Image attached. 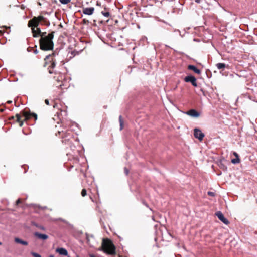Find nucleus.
<instances>
[{"label": "nucleus", "instance_id": "nucleus-1", "mask_svg": "<svg viewBox=\"0 0 257 257\" xmlns=\"http://www.w3.org/2000/svg\"><path fill=\"white\" fill-rule=\"evenodd\" d=\"M46 32L41 35V38L40 39V48L45 51L52 50L54 44L52 39L54 37V32L49 33L47 36H45Z\"/></svg>", "mask_w": 257, "mask_h": 257}, {"label": "nucleus", "instance_id": "nucleus-2", "mask_svg": "<svg viewBox=\"0 0 257 257\" xmlns=\"http://www.w3.org/2000/svg\"><path fill=\"white\" fill-rule=\"evenodd\" d=\"M98 250L109 255H114L116 253L115 245L112 241L108 238L103 239L101 247Z\"/></svg>", "mask_w": 257, "mask_h": 257}, {"label": "nucleus", "instance_id": "nucleus-3", "mask_svg": "<svg viewBox=\"0 0 257 257\" xmlns=\"http://www.w3.org/2000/svg\"><path fill=\"white\" fill-rule=\"evenodd\" d=\"M42 21L45 22V18L42 16H39L37 17H34L29 21L28 25L29 27L32 28L33 37H37L41 34V30L37 27L39 23Z\"/></svg>", "mask_w": 257, "mask_h": 257}, {"label": "nucleus", "instance_id": "nucleus-4", "mask_svg": "<svg viewBox=\"0 0 257 257\" xmlns=\"http://www.w3.org/2000/svg\"><path fill=\"white\" fill-rule=\"evenodd\" d=\"M184 81L186 82H190L192 85L194 87L197 86V83L196 82V78L192 75L187 76L184 78Z\"/></svg>", "mask_w": 257, "mask_h": 257}, {"label": "nucleus", "instance_id": "nucleus-5", "mask_svg": "<svg viewBox=\"0 0 257 257\" xmlns=\"http://www.w3.org/2000/svg\"><path fill=\"white\" fill-rule=\"evenodd\" d=\"M194 136L200 141H202L204 137V134L198 128H195L194 130Z\"/></svg>", "mask_w": 257, "mask_h": 257}, {"label": "nucleus", "instance_id": "nucleus-6", "mask_svg": "<svg viewBox=\"0 0 257 257\" xmlns=\"http://www.w3.org/2000/svg\"><path fill=\"white\" fill-rule=\"evenodd\" d=\"M218 219L221 221L225 224H228L229 223V221L227 219L224 217L223 214L221 211H218L215 213Z\"/></svg>", "mask_w": 257, "mask_h": 257}, {"label": "nucleus", "instance_id": "nucleus-7", "mask_svg": "<svg viewBox=\"0 0 257 257\" xmlns=\"http://www.w3.org/2000/svg\"><path fill=\"white\" fill-rule=\"evenodd\" d=\"M83 13L87 15H91L94 13V8L93 7H86L82 9Z\"/></svg>", "mask_w": 257, "mask_h": 257}, {"label": "nucleus", "instance_id": "nucleus-8", "mask_svg": "<svg viewBox=\"0 0 257 257\" xmlns=\"http://www.w3.org/2000/svg\"><path fill=\"white\" fill-rule=\"evenodd\" d=\"M186 114L193 117H198L200 115V114L195 109L190 110L187 112Z\"/></svg>", "mask_w": 257, "mask_h": 257}, {"label": "nucleus", "instance_id": "nucleus-9", "mask_svg": "<svg viewBox=\"0 0 257 257\" xmlns=\"http://www.w3.org/2000/svg\"><path fill=\"white\" fill-rule=\"evenodd\" d=\"M56 251L59 253L60 255L67 256L68 255V251L64 248H58L56 249Z\"/></svg>", "mask_w": 257, "mask_h": 257}, {"label": "nucleus", "instance_id": "nucleus-10", "mask_svg": "<svg viewBox=\"0 0 257 257\" xmlns=\"http://www.w3.org/2000/svg\"><path fill=\"white\" fill-rule=\"evenodd\" d=\"M34 235L37 237L39 239H42L43 240H46L48 238V236L47 235L41 234L37 232L34 233Z\"/></svg>", "mask_w": 257, "mask_h": 257}, {"label": "nucleus", "instance_id": "nucleus-11", "mask_svg": "<svg viewBox=\"0 0 257 257\" xmlns=\"http://www.w3.org/2000/svg\"><path fill=\"white\" fill-rule=\"evenodd\" d=\"M188 68L189 70L193 71L195 73L197 74H201V71L199 69L197 68V67L194 65H189L188 66Z\"/></svg>", "mask_w": 257, "mask_h": 257}, {"label": "nucleus", "instance_id": "nucleus-12", "mask_svg": "<svg viewBox=\"0 0 257 257\" xmlns=\"http://www.w3.org/2000/svg\"><path fill=\"white\" fill-rule=\"evenodd\" d=\"M24 116L25 117V120L29 119L30 118L31 115H33L35 118V119H37V114L35 113L31 114L30 113L27 112H24Z\"/></svg>", "mask_w": 257, "mask_h": 257}, {"label": "nucleus", "instance_id": "nucleus-13", "mask_svg": "<svg viewBox=\"0 0 257 257\" xmlns=\"http://www.w3.org/2000/svg\"><path fill=\"white\" fill-rule=\"evenodd\" d=\"M15 241L17 243H20L21 244H23L24 245H27L28 242L26 241L22 240V239L19 238H15Z\"/></svg>", "mask_w": 257, "mask_h": 257}, {"label": "nucleus", "instance_id": "nucleus-14", "mask_svg": "<svg viewBox=\"0 0 257 257\" xmlns=\"http://www.w3.org/2000/svg\"><path fill=\"white\" fill-rule=\"evenodd\" d=\"M216 66L217 68L218 69H224L226 65L224 63H218L216 64Z\"/></svg>", "mask_w": 257, "mask_h": 257}, {"label": "nucleus", "instance_id": "nucleus-15", "mask_svg": "<svg viewBox=\"0 0 257 257\" xmlns=\"http://www.w3.org/2000/svg\"><path fill=\"white\" fill-rule=\"evenodd\" d=\"M16 117L17 118V121L19 122V125L22 126L23 124V122L21 120V116L19 114H16Z\"/></svg>", "mask_w": 257, "mask_h": 257}, {"label": "nucleus", "instance_id": "nucleus-16", "mask_svg": "<svg viewBox=\"0 0 257 257\" xmlns=\"http://www.w3.org/2000/svg\"><path fill=\"white\" fill-rule=\"evenodd\" d=\"M119 121L120 123V130H121L123 128V121L121 115L119 117Z\"/></svg>", "mask_w": 257, "mask_h": 257}, {"label": "nucleus", "instance_id": "nucleus-17", "mask_svg": "<svg viewBox=\"0 0 257 257\" xmlns=\"http://www.w3.org/2000/svg\"><path fill=\"white\" fill-rule=\"evenodd\" d=\"M232 163L234 164H238L240 162L239 158H236L231 160Z\"/></svg>", "mask_w": 257, "mask_h": 257}, {"label": "nucleus", "instance_id": "nucleus-18", "mask_svg": "<svg viewBox=\"0 0 257 257\" xmlns=\"http://www.w3.org/2000/svg\"><path fill=\"white\" fill-rule=\"evenodd\" d=\"M101 14L105 17L108 18L110 16V14L108 12H101Z\"/></svg>", "mask_w": 257, "mask_h": 257}, {"label": "nucleus", "instance_id": "nucleus-19", "mask_svg": "<svg viewBox=\"0 0 257 257\" xmlns=\"http://www.w3.org/2000/svg\"><path fill=\"white\" fill-rule=\"evenodd\" d=\"M60 2L62 4H67L70 2L71 0H59Z\"/></svg>", "mask_w": 257, "mask_h": 257}, {"label": "nucleus", "instance_id": "nucleus-20", "mask_svg": "<svg viewBox=\"0 0 257 257\" xmlns=\"http://www.w3.org/2000/svg\"><path fill=\"white\" fill-rule=\"evenodd\" d=\"M81 195L83 197H84V196H85L86 195V189H82V190L81 191Z\"/></svg>", "mask_w": 257, "mask_h": 257}, {"label": "nucleus", "instance_id": "nucleus-21", "mask_svg": "<svg viewBox=\"0 0 257 257\" xmlns=\"http://www.w3.org/2000/svg\"><path fill=\"white\" fill-rule=\"evenodd\" d=\"M31 254L34 257H41L40 254L36 252H32Z\"/></svg>", "mask_w": 257, "mask_h": 257}, {"label": "nucleus", "instance_id": "nucleus-22", "mask_svg": "<svg viewBox=\"0 0 257 257\" xmlns=\"http://www.w3.org/2000/svg\"><path fill=\"white\" fill-rule=\"evenodd\" d=\"M208 195L210 196H215V193L213 192H210V191H209L208 192Z\"/></svg>", "mask_w": 257, "mask_h": 257}, {"label": "nucleus", "instance_id": "nucleus-23", "mask_svg": "<svg viewBox=\"0 0 257 257\" xmlns=\"http://www.w3.org/2000/svg\"><path fill=\"white\" fill-rule=\"evenodd\" d=\"M124 172H125V173L126 174V175H128L129 173V170L126 168H124Z\"/></svg>", "mask_w": 257, "mask_h": 257}, {"label": "nucleus", "instance_id": "nucleus-24", "mask_svg": "<svg viewBox=\"0 0 257 257\" xmlns=\"http://www.w3.org/2000/svg\"><path fill=\"white\" fill-rule=\"evenodd\" d=\"M233 155L235 156L236 158H239V156L236 152H233Z\"/></svg>", "mask_w": 257, "mask_h": 257}, {"label": "nucleus", "instance_id": "nucleus-25", "mask_svg": "<svg viewBox=\"0 0 257 257\" xmlns=\"http://www.w3.org/2000/svg\"><path fill=\"white\" fill-rule=\"evenodd\" d=\"M45 103L47 104V105H49V100L48 99H46L45 100Z\"/></svg>", "mask_w": 257, "mask_h": 257}, {"label": "nucleus", "instance_id": "nucleus-26", "mask_svg": "<svg viewBox=\"0 0 257 257\" xmlns=\"http://www.w3.org/2000/svg\"><path fill=\"white\" fill-rule=\"evenodd\" d=\"M51 65L52 67H54L55 66V64L54 62H53Z\"/></svg>", "mask_w": 257, "mask_h": 257}, {"label": "nucleus", "instance_id": "nucleus-27", "mask_svg": "<svg viewBox=\"0 0 257 257\" xmlns=\"http://www.w3.org/2000/svg\"><path fill=\"white\" fill-rule=\"evenodd\" d=\"M195 2L197 3H200V0H195Z\"/></svg>", "mask_w": 257, "mask_h": 257}, {"label": "nucleus", "instance_id": "nucleus-28", "mask_svg": "<svg viewBox=\"0 0 257 257\" xmlns=\"http://www.w3.org/2000/svg\"><path fill=\"white\" fill-rule=\"evenodd\" d=\"M20 202V199H18L17 201V204H18Z\"/></svg>", "mask_w": 257, "mask_h": 257}, {"label": "nucleus", "instance_id": "nucleus-29", "mask_svg": "<svg viewBox=\"0 0 257 257\" xmlns=\"http://www.w3.org/2000/svg\"><path fill=\"white\" fill-rule=\"evenodd\" d=\"M40 229H41L42 230H44L45 228L43 226H41V227H40Z\"/></svg>", "mask_w": 257, "mask_h": 257}, {"label": "nucleus", "instance_id": "nucleus-30", "mask_svg": "<svg viewBox=\"0 0 257 257\" xmlns=\"http://www.w3.org/2000/svg\"><path fill=\"white\" fill-rule=\"evenodd\" d=\"M90 257H95L94 255L93 254H90Z\"/></svg>", "mask_w": 257, "mask_h": 257}, {"label": "nucleus", "instance_id": "nucleus-31", "mask_svg": "<svg viewBox=\"0 0 257 257\" xmlns=\"http://www.w3.org/2000/svg\"><path fill=\"white\" fill-rule=\"evenodd\" d=\"M49 257H54V255L51 254L49 255Z\"/></svg>", "mask_w": 257, "mask_h": 257}, {"label": "nucleus", "instance_id": "nucleus-32", "mask_svg": "<svg viewBox=\"0 0 257 257\" xmlns=\"http://www.w3.org/2000/svg\"><path fill=\"white\" fill-rule=\"evenodd\" d=\"M7 102H8V103H12V101H8Z\"/></svg>", "mask_w": 257, "mask_h": 257}, {"label": "nucleus", "instance_id": "nucleus-33", "mask_svg": "<svg viewBox=\"0 0 257 257\" xmlns=\"http://www.w3.org/2000/svg\"><path fill=\"white\" fill-rule=\"evenodd\" d=\"M49 55H47L46 57V59H48L49 58Z\"/></svg>", "mask_w": 257, "mask_h": 257}, {"label": "nucleus", "instance_id": "nucleus-34", "mask_svg": "<svg viewBox=\"0 0 257 257\" xmlns=\"http://www.w3.org/2000/svg\"><path fill=\"white\" fill-rule=\"evenodd\" d=\"M83 21H84L85 23H86V21L85 20V19H84Z\"/></svg>", "mask_w": 257, "mask_h": 257}, {"label": "nucleus", "instance_id": "nucleus-35", "mask_svg": "<svg viewBox=\"0 0 257 257\" xmlns=\"http://www.w3.org/2000/svg\"><path fill=\"white\" fill-rule=\"evenodd\" d=\"M49 73H52V72H51V71H49Z\"/></svg>", "mask_w": 257, "mask_h": 257}, {"label": "nucleus", "instance_id": "nucleus-36", "mask_svg": "<svg viewBox=\"0 0 257 257\" xmlns=\"http://www.w3.org/2000/svg\"><path fill=\"white\" fill-rule=\"evenodd\" d=\"M2 242H0V245H2Z\"/></svg>", "mask_w": 257, "mask_h": 257}, {"label": "nucleus", "instance_id": "nucleus-37", "mask_svg": "<svg viewBox=\"0 0 257 257\" xmlns=\"http://www.w3.org/2000/svg\"><path fill=\"white\" fill-rule=\"evenodd\" d=\"M77 257H79V256H77Z\"/></svg>", "mask_w": 257, "mask_h": 257}, {"label": "nucleus", "instance_id": "nucleus-38", "mask_svg": "<svg viewBox=\"0 0 257 257\" xmlns=\"http://www.w3.org/2000/svg\"><path fill=\"white\" fill-rule=\"evenodd\" d=\"M68 257H70L69 256H68Z\"/></svg>", "mask_w": 257, "mask_h": 257}]
</instances>
